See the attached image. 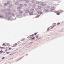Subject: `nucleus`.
I'll list each match as a JSON object with an SVG mask.
<instances>
[{
  "instance_id": "1",
  "label": "nucleus",
  "mask_w": 64,
  "mask_h": 64,
  "mask_svg": "<svg viewBox=\"0 0 64 64\" xmlns=\"http://www.w3.org/2000/svg\"><path fill=\"white\" fill-rule=\"evenodd\" d=\"M54 12H56V13H57L56 14L58 15H59V14L60 13H62V10H61L60 11H54Z\"/></svg>"
},
{
  "instance_id": "2",
  "label": "nucleus",
  "mask_w": 64,
  "mask_h": 64,
  "mask_svg": "<svg viewBox=\"0 0 64 64\" xmlns=\"http://www.w3.org/2000/svg\"><path fill=\"white\" fill-rule=\"evenodd\" d=\"M42 11H43V10H40L38 12V14H40V15H41V14H43Z\"/></svg>"
},
{
  "instance_id": "3",
  "label": "nucleus",
  "mask_w": 64,
  "mask_h": 64,
  "mask_svg": "<svg viewBox=\"0 0 64 64\" xmlns=\"http://www.w3.org/2000/svg\"><path fill=\"white\" fill-rule=\"evenodd\" d=\"M42 10L43 12L44 13H45V12H50L49 10L48 9H44V10Z\"/></svg>"
},
{
  "instance_id": "4",
  "label": "nucleus",
  "mask_w": 64,
  "mask_h": 64,
  "mask_svg": "<svg viewBox=\"0 0 64 64\" xmlns=\"http://www.w3.org/2000/svg\"><path fill=\"white\" fill-rule=\"evenodd\" d=\"M19 13L20 14V16H22V14H23V12L22 11H20L19 12Z\"/></svg>"
},
{
  "instance_id": "5",
  "label": "nucleus",
  "mask_w": 64,
  "mask_h": 64,
  "mask_svg": "<svg viewBox=\"0 0 64 64\" xmlns=\"http://www.w3.org/2000/svg\"><path fill=\"white\" fill-rule=\"evenodd\" d=\"M32 2L33 4H35L36 3L35 0H32L31 1Z\"/></svg>"
},
{
  "instance_id": "6",
  "label": "nucleus",
  "mask_w": 64,
  "mask_h": 64,
  "mask_svg": "<svg viewBox=\"0 0 64 64\" xmlns=\"http://www.w3.org/2000/svg\"><path fill=\"white\" fill-rule=\"evenodd\" d=\"M25 11L26 12V13H29V10H27V9H25Z\"/></svg>"
},
{
  "instance_id": "7",
  "label": "nucleus",
  "mask_w": 64,
  "mask_h": 64,
  "mask_svg": "<svg viewBox=\"0 0 64 64\" xmlns=\"http://www.w3.org/2000/svg\"><path fill=\"white\" fill-rule=\"evenodd\" d=\"M29 14L30 15H32L33 14V12H29Z\"/></svg>"
},
{
  "instance_id": "8",
  "label": "nucleus",
  "mask_w": 64,
  "mask_h": 64,
  "mask_svg": "<svg viewBox=\"0 0 64 64\" xmlns=\"http://www.w3.org/2000/svg\"><path fill=\"white\" fill-rule=\"evenodd\" d=\"M19 3L18 2H16L15 3V4L17 6V5H19Z\"/></svg>"
},
{
  "instance_id": "9",
  "label": "nucleus",
  "mask_w": 64,
  "mask_h": 64,
  "mask_svg": "<svg viewBox=\"0 0 64 64\" xmlns=\"http://www.w3.org/2000/svg\"><path fill=\"white\" fill-rule=\"evenodd\" d=\"M29 2H30V1H29L28 0H26V1L25 3H29Z\"/></svg>"
},
{
  "instance_id": "10",
  "label": "nucleus",
  "mask_w": 64,
  "mask_h": 64,
  "mask_svg": "<svg viewBox=\"0 0 64 64\" xmlns=\"http://www.w3.org/2000/svg\"><path fill=\"white\" fill-rule=\"evenodd\" d=\"M19 6L20 7H23V4H19Z\"/></svg>"
},
{
  "instance_id": "11",
  "label": "nucleus",
  "mask_w": 64,
  "mask_h": 64,
  "mask_svg": "<svg viewBox=\"0 0 64 64\" xmlns=\"http://www.w3.org/2000/svg\"><path fill=\"white\" fill-rule=\"evenodd\" d=\"M51 10H55V8L54 7H52L50 8Z\"/></svg>"
},
{
  "instance_id": "12",
  "label": "nucleus",
  "mask_w": 64,
  "mask_h": 64,
  "mask_svg": "<svg viewBox=\"0 0 64 64\" xmlns=\"http://www.w3.org/2000/svg\"><path fill=\"white\" fill-rule=\"evenodd\" d=\"M38 9H40L42 8V7L41 6H38Z\"/></svg>"
},
{
  "instance_id": "13",
  "label": "nucleus",
  "mask_w": 64,
  "mask_h": 64,
  "mask_svg": "<svg viewBox=\"0 0 64 64\" xmlns=\"http://www.w3.org/2000/svg\"><path fill=\"white\" fill-rule=\"evenodd\" d=\"M17 9H18V10H20L21 9V7H20V6L18 7L17 8Z\"/></svg>"
},
{
  "instance_id": "14",
  "label": "nucleus",
  "mask_w": 64,
  "mask_h": 64,
  "mask_svg": "<svg viewBox=\"0 0 64 64\" xmlns=\"http://www.w3.org/2000/svg\"><path fill=\"white\" fill-rule=\"evenodd\" d=\"M36 4H33L32 5V6L33 7H36Z\"/></svg>"
},
{
  "instance_id": "15",
  "label": "nucleus",
  "mask_w": 64,
  "mask_h": 64,
  "mask_svg": "<svg viewBox=\"0 0 64 64\" xmlns=\"http://www.w3.org/2000/svg\"><path fill=\"white\" fill-rule=\"evenodd\" d=\"M17 2H18V1H20V2H23L22 0H17Z\"/></svg>"
},
{
  "instance_id": "16",
  "label": "nucleus",
  "mask_w": 64,
  "mask_h": 64,
  "mask_svg": "<svg viewBox=\"0 0 64 64\" xmlns=\"http://www.w3.org/2000/svg\"><path fill=\"white\" fill-rule=\"evenodd\" d=\"M36 3L37 4H40V2L38 1H36Z\"/></svg>"
},
{
  "instance_id": "17",
  "label": "nucleus",
  "mask_w": 64,
  "mask_h": 64,
  "mask_svg": "<svg viewBox=\"0 0 64 64\" xmlns=\"http://www.w3.org/2000/svg\"><path fill=\"white\" fill-rule=\"evenodd\" d=\"M46 4H44L42 5V7H43V6H46Z\"/></svg>"
},
{
  "instance_id": "18",
  "label": "nucleus",
  "mask_w": 64,
  "mask_h": 64,
  "mask_svg": "<svg viewBox=\"0 0 64 64\" xmlns=\"http://www.w3.org/2000/svg\"><path fill=\"white\" fill-rule=\"evenodd\" d=\"M44 2H41L40 4L41 5H42L43 4H44Z\"/></svg>"
},
{
  "instance_id": "19",
  "label": "nucleus",
  "mask_w": 64,
  "mask_h": 64,
  "mask_svg": "<svg viewBox=\"0 0 64 64\" xmlns=\"http://www.w3.org/2000/svg\"><path fill=\"white\" fill-rule=\"evenodd\" d=\"M46 8L47 9H49V8H50V6H46Z\"/></svg>"
},
{
  "instance_id": "20",
  "label": "nucleus",
  "mask_w": 64,
  "mask_h": 64,
  "mask_svg": "<svg viewBox=\"0 0 64 64\" xmlns=\"http://www.w3.org/2000/svg\"><path fill=\"white\" fill-rule=\"evenodd\" d=\"M4 6H7V4L6 3H5L4 4Z\"/></svg>"
},
{
  "instance_id": "21",
  "label": "nucleus",
  "mask_w": 64,
  "mask_h": 64,
  "mask_svg": "<svg viewBox=\"0 0 64 64\" xmlns=\"http://www.w3.org/2000/svg\"><path fill=\"white\" fill-rule=\"evenodd\" d=\"M24 6H25V7H27V4H24Z\"/></svg>"
},
{
  "instance_id": "22",
  "label": "nucleus",
  "mask_w": 64,
  "mask_h": 64,
  "mask_svg": "<svg viewBox=\"0 0 64 64\" xmlns=\"http://www.w3.org/2000/svg\"><path fill=\"white\" fill-rule=\"evenodd\" d=\"M7 3L8 4H10V2L9 1L8 2H7Z\"/></svg>"
},
{
  "instance_id": "23",
  "label": "nucleus",
  "mask_w": 64,
  "mask_h": 64,
  "mask_svg": "<svg viewBox=\"0 0 64 64\" xmlns=\"http://www.w3.org/2000/svg\"><path fill=\"white\" fill-rule=\"evenodd\" d=\"M31 11H32V12H33L34 11V9L33 8H32L30 10Z\"/></svg>"
},
{
  "instance_id": "24",
  "label": "nucleus",
  "mask_w": 64,
  "mask_h": 64,
  "mask_svg": "<svg viewBox=\"0 0 64 64\" xmlns=\"http://www.w3.org/2000/svg\"><path fill=\"white\" fill-rule=\"evenodd\" d=\"M9 6L10 7H11L12 6V4H10L9 5Z\"/></svg>"
},
{
  "instance_id": "25",
  "label": "nucleus",
  "mask_w": 64,
  "mask_h": 64,
  "mask_svg": "<svg viewBox=\"0 0 64 64\" xmlns=\"http://www.w3.org/2000/svg\"><path fill=\"white\" fill-rule=\"evenodd\" d=\"M6 48H7V46H6V48L2 47V49H5V48L6 49Z\"/></svg>"
},
{
  "instance_id": "26",
  "label": "nucleus",
  "mask_w": 64,
  "mask_h": 64,
  "mask_svg": "<svg viewBox=\"0 0 64 64\" xmlns=\"http://www.w3.org/2000/svg\"><path fill=\"white\" fill-rule=\"evenodd\" d=\"M35 39V37H34L33 38H31L32 40H33V39Z\"/></svg>"
},
{
  "instance_id": "27",
  "label": "nucleus",
  "mask_w": 64,
  "mask_h": 64,
  "mask_svg": "<svg viewBox=\"0 0 64 64\" xmlns=\"http://www.w3.org/2000/svg\"><path fill=\"white\" fill-rule=\"evenodd\" d=\"M2 51L1 50L0 51V54H2Z\"/></svg>"
},
{
  "instance_id": "28",
  "label": "nucleus",
  "mask_w": 64,
  "mask_h": 64,
  "mask_svg": "<svg viewBox=\"0 0 64 64\" xmlns=\"http://www.w3.org/2000/svg\"><path fill=\"white\" fill-rule=\"evenodd\" d=\"M0 18H4V17H2L1 16H0Z\"/></svg>"
},
{
  "instance_id": "29",
  "label": "nucleus",
  "mask_w": 64,
  "mask_h": 64,
  "mask_svg": "<svg viewBox=\"0 0 64 64\" xmlns=\"http://www.w3.org/2000/svg\"><path fill=\"white\" fill-rule=\"evenodd\" d=\"M33 43L32 42H30V43L29 44H31L32 43Z\"/></svg>"
},
{
  "instance_id": "30",
  "label": "nucleus",
  "mask_w": 64,
  "mask_h": 64,
  "mask_svg": "<svg viewBox=\"0 0 64 64\" xmlns=\"http://www.w3.org/2000/svg\"><path fill=\"white\" fill-rule=\"evenodd\" d=\"M49 28H48L47 31H48V30H49Z\"/></svg>"
},
{
  "instance_id": "31",
  "label": "nucleus",
  "mask_w": 64,
  "mask_h": 64,
  "mask_svg": "<svg viewBox=\"0 0 64 64\" xmlns=\"http://www.w3.org/2000/svg\"><path fill=\"white\" fill-rule=\"evenodd\" d=\"M26 16V14H24L23 16Z\"/></svg>"
},
{
  "instance_id": "32",
  "label": "nucleus",
  "mask_w": 64,
  "mask_h": 64,
  "mask_svg": "<svg viewBox=\"0 0 64 64\" xmlns=\"http://www.w3.org/2000/svg\"><path fill=\"white\" fill-rule=\"evenodd\" d=\"M4 58H5V57H4L3 58H2V60H3V59H4Z\"/></svg>"
},
{
  "instance_id": "33",
  "label": "nucleus",
  "mask_w": 64,
  "mask_h": 64,
  "mask_svg": "<svg viewBox=\"0 0 64 64\" xmlns=\"http://www.w3.org/2000/svg\"><path fill=\"white\" fill-rule=\"evenodd\" d=\"M11 49H12L11 48H9V50H11Z\"/></svg>"
},
{
  "instance_id": "34",
  "label": "nucleus",
  "mask_w": 64,
  "mask_h": 64,
  "mask_svg": "<svg viewBox=\"0 0 64 64\" xmlns=\"http://www.w3.org/2000/svg\"><path fill=\"white\" fill-rule=\"evenodd\" d=\"M24 40V39L23 38L21 40V41H23Z\"/></svg>"
},
{
  "instance_id": "35",
  "label": "nucleus",
  "mask_w": 64,
  "mask_h": 64,
  "mask_svg": "<svg viewBox=\"0 0 64 64\" xmlns=\"http://www.w3.org/2000/svg\"><path fill=\"white\" fill-rule=\"evenodd\" d=\"M39 16H40V15H38V16H37V17H39Z\"/></svg>"
},
{
  "instance_id": "36",
  "label": "nucleus",
  "mask_w": 64,
  "mask_h": 64,
  "mask_svg": "<svg viewBox=\"0 0 64 64\" xmlns=\"http://www.w3.org/2000/svg\"><path fill=\"white\" fill-rule=\"evenodd\" d=\"M59 24H60V23L58 22V24H57V25H59Z\"/></svg>"
},
{
  "instance_id": "37",
  "label": "nucleus",
  "mask_w": 64,
  "mask_h": 64,
  "mask_svg": "<svg viewBox=\"0 0 64 64\" xmlns=\"http://www.w3.org/2000/svg\"><path fill=\"white\" fill-rule=\"evenodd\" d=\"M10 19V18H8V19H7V20H9V19Z\"/></svg>"
},
{
  "instance_id": "38",
  "label": "nucleus",
  "mask_w": 64,
  "mask_h": 64,
  "mask_svg": "<svg viewBox=\"0 0 64 64\" xmlns=\"http://www.w3.org/2000/svg\"><path fill=\"white\" fill-rule=\"evenodd\" d=\"M37 34V32H36V33H35V34H34V35H36V34Z\"/></svg>"
},
{
  "instance_id": "39",
  "label": "nucleus",
  "mask_w": 64,
  "mask_h": 64,
  "mask_svg": "<svg viewBox=\"0 0 64 64\" xmlns=\"http://www.w3.org/2000/svg\"><path fill=\"white\" fill-rule=\"evenodd\" d=\"M0 48L1 49H2V48H3V47L1 46H0Z\"/></svg>"
},
{
  "instance_id": "40",
  "label": "nucleus",
  "mask_w": 64,
  "mask_h": 64,
  "mask_svg": "<svg viewBox=\"0 0 64 64\" xmlns=\"http://www.w3.org/2000/svg\"><path fill=\"white\" fill-rule=\"evenodd\" d=\"M10 13H11V12H10L8 13V14H10Z\"/></svg>"
},
{
  "instance_id": "41",
  "label": "nucleus",
  "mask_w": 64,
  "mask_h": 64,
  "mask_svg": "<svg viewBox=\"0 0 64 64\" xmlns=\"http://www.w3.org/2000/svg\"><path fill=\"white\" fill-rule=\"evenodd\" d=\"M52 11H53L52 10H50V12H52Z\"/></svg>"
},
{
  "instance_id": "42",
  "label": "nucleus",
  "mask_w": 64,
  "mask_h": 64,
  "mask_svg": "<svg viewBox=\"0 0 64 64\" xmlns=\"http://www.w3.org/2000/svg\"><path fill=\"white\" fill-rule=\"evenodd\" d=\"M15 19H16V18H15V19H14H14L12 20H11V21H12V20H15Z\"/></svg>"
},
{
  "instance_id": "43",
  "label": "nucleus",
  "mask_w": 64,
  "mask_h": 64,
  "mask_svg": "<svg viewBox=\"0 0 64 64\" xmlns=\"http://www.w3.org/2000/svg\"><path fill=\"white\" fill-rule=\"evenodd\" d=\"M8 53H9L8 52H6V54H8Z\"/></svg>"
},
{
  "instance_id": "44",
  "label": "nucleus",
  "mask_w": 64,
  "mask_h": 64,
  "mask_svg": "<svg viewBox=\"0 0 64 64\" xmlns=\"http://www.w3.org/2000/svg\"><path fill=\"white\" fill-rule=\"evenodd\" d=\"M7 50H5V52H7Z\"/></svg>"
},
{
  "instance_id": "45",
  "label": "nucleus",
  "mask_w": 64,
  "mask_h": 64,
  "mask_svg": "<svg viewBox=\"0 0 64 64\" xmlns=\"http://www.w3.org/2000/svg\"><path fill=\"white\" fill-rule=\"evenodd\" d=\"M38 38V36H37L36 37V38Z\"/></svg>"
},
{
  "instance_id": "46",
  "label": "nucleus",
  "mask_w": 64,
  "mask_h": 64,
  "mask_svg": "<svg viewBox=\"0 0 64 64\" xmlns=\"http://www.w3.org/2000/svg\"><path fill=\"white\" fill-rule=\"evenodd\" d=\"M4 45H5V44H2V46H4Z\"/></svg>"
},
{
  "instance_id": "47",
  "label": "nucleus",
  "mask_w": 64,
  "mask_h": 64,
  "mask_svg": "<svg viewBox=\"0 0 64 64\" xmlns=\"http://www.w3.org/2000/svg\"><path fill=\"white\" fill-rule=\"evenodd\" d=\"M15 45H16V44H14L13 45V46L12 47H14V46H15Z\"/></svg>"
},
{
  "instance_id": "48",
  "label": "nucleus",
  "mask_w": 64,
  "mask_h": 64,
  "mask_svg": "<svg viewBox=\"0 0 64 64\" xmlns=\"http://www.w3.org/2000/svg\"><path fill=\"white\" fill-rule=\"evenodd\" d=\"M10 9H8V11H10Z\"/></svg>"
},
{
  "instance_id": "49",
  "label": "nucleus",
  "mask_w": 64,
  "mask_h": 64,
  "mask_svg": "<svg viewBox=\"0 0 64 64\" xmlns=\"http://www.w3.org/2000/svg\"><path fill=\"white\" fill-rule=\"evenodd\" d=\"M12 16H14V14H12Z\"/></svg>"
},
{
  "instance_id": "50",
  "label": "nucleus",
  "mask_w": 64,
  "mask_h": 64,
  "mask_svg": "<svg viewBox=\"0 0 64 64\" xmlns=\"http://www.w3.org/2000/svg\"><path fill=\"white\" fill-rule=\"evenodd\" d=\"M32 36H34V34H32Z\"/></svg>"
},
{
  "instance_id": "51",
  "label": "nucleus",
  "mask_w": 64,
  "mask_h": 64,
  "mask_svg": "<svg viewBox=\"0 0 64 64\" xmlns=\"http://www.w3.org/2000/svg\"><path fill=\"white\" fill-rule=\"evenodd\" d=\"M4 47H5V46H6V45H4Z\"/></svg>"
},
{
  "instance_id": "52",
  "label": "nucleus",
  "mask_w": 64,
  "mask_h": 64,
  "mask_svg": "<svg viewBox=\"0 0 64 64\" xmlns=\"http://www.w3.org/2000/svg\"><path fill=\"white\" fill-rule=\"evenodd\" d=\"M55 24L54 23V24H53V25H54V24Z\"/></svg>"
},
{
  "instance_id": "53",
  "label": "nucleus",
  "mask_w": 64,
  "mask_h": 64,
  "mask_svg": "<svg viewBox=\"0 0 64 64\" xmlns=\"http://www.w3.org/2000/svg\"><path fill=\"white\" fill-rule=\"evenodd\" d=\"M38 40H39V39H40V38H38Z\"/></svg>"
},
{
  "instance_id": "54",
  "label": "nucleus",
  "mask_w": 64,
  "mask_h": 64,
  "mask_svg": "<svg viewBox=\"0 0 64 64\" xmlns=\"http://www.w3.org/2000/svg\"><path fill=\"white\" fill-rule=\"evenodd\" d=\"M39 40V39H38H38H37V40Z\"/></svg>"
},
{
  "instance_id": "55",
  "label": "nucleus",
  "mask_w": 64,
  "mask_h": 64,
  "mask_svg": "<svg viewBox=\"0 0 64 64\" xmlns=\"http://www.w3.org/2000/svg\"><path fill=\"white\" fill-rule=\"evenodd\" d=\"M59 2H58V3H59Z\"/></svg>"
},
{
  "instance_id": "56",
  "label": "nucleus",
  "mask_w": 64,
  "mask_h": 64,
  "mask_svg": "<svg viewBox=\"0 0 64 64\" xmlns=\"http://www.w3.org/2000/svg\"><path fill=\"white\" fill-rule=\"evenodd\" d=\"M16 44H17V43H16Z\"/></svg>"
},
{
  "instance_id": "57",
  "label": "nucleus",
  "mask_w": 64,
  "mask_h": 64,
  "mask_svg": "<svg viewBox=\"0 0 64 64\" xmlns=\"http://www.w3.org/2000/svg\"><path fill=\"white\" fill-rule=\"evenodd\" d=\"M10 17H11V16H10Z\"/></svg>"
},
{
  "instance_id": "58",
  "label": "nucleus",
  "mask_w": 64,
  "mask_h": 64,
  "mask_svg": "<svg viewBox=\"0 0 64 64\" xmlns=\"http://www.w3.org/2000/svg\"><path fill=\"white\" fill-rule=\"evenodd\" d=\"M4 53H5V52H4Z\"/></svg>"
},
{
  "instance_id": "59",
  "label": "nucleus",
  "mask_w": 64,
  "mask_h": 64,
  "mask_svg": "<svg viewBox=\"0 0 64 64\" xmlns=\"http://www.w3.org/2000/svg\"><path fill=\"white\" fill-rule=\"evenodd\" d=\"M7 45H8V44H6Z\"/></svg>"
},
{
  "instance_id": "60",
  "label": "nucleus",
  "mask_w": 64,
  "mask_h": 64,
  "mask_svg": "<svg viewBox=\"0 0 64 64\" xmlns=\"http://www.w3.org/2000/svg\"><path fill=\"white\" fill-rule=\"evenodd\" d=\"M10 55H11V54H10Z\"/></svg>"
}]
</instances>
